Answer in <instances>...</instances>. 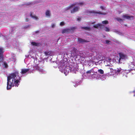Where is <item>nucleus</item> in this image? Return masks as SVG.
I'll list each match as a JSON object with an SVG mask.
<instances>
[{
	"instance_id": "obj_26",
	"label": "nucleus",
	"mask_w": 135,
	"mask_h": 135,
	"mask_svg": "<svg viewBox=\"0 0 135 135\" xmlns=\"http://www.w3.org/2000/svg\"><path fill=\"white\" fill-rule=\"evenodd\" d=\"M96 71H97V72L98 71V72L100 74H102L104 73V71L102 69H98L97 70H96Z\"/></svg>"
},
{
	"instance_id": "obj_12",
	"label": "nucleus",
	"mask_w": 135,
	"mask_h": 135,
	"mask_svg": "<svg viewBox=\"0 0 135 135\" xmlns=\"http://www.w3.org/2000/svg\"><path fill=\"white\" fill-rule=\"evenodd\" d=\"M129 68L130 69L129 70L130 72L131 70H135V61L133 62V63H131L129 65Z\"/></svg>"
},
{
	"instance_id": "obj_31",
	"label": "nucleus",
	"mask_w": 135,
	"mask_h": 135,
	"mask_svg": "<svg viewBox=\"0 0 135 135\" xmlns=\"http://www.w3.org/2000/svg\"><path fill=\"white\" fill-rule=\"evenodd\" d=\"M77 5L81 6H82L84 5V3L83 2H80L78 3V4H77Z\"/></svg>"
},
{
	"instance_id": "obj_9",
	"label": "nucleus",
	"mask_w": 135,
	"mask_h": 135,
	"mask_svg": "<svg viewBox=\"0 0 135 135\" xmlns=\"http://www.w3.org/2000/svg\"><path fill=\"white\" fill-rule=\"evenodd\" d=\"M73 28L72 27H70L68 28L63 29L62 30V33L64 34L70 33L71 31Z\"/></svg>"
},
{
	"instance_id": "obj_7",
	"label": "nucleus",
	"mask_w": 135,
	"mask_h": 135,
	"mask_svg": "<svg viewBox=\"0 0 135 135\" xmlns=\"http://www.w3.org/2000/svg\"><path fill=\"white\" fill-rule=\"evenodd\" d=\"M97 70V68H95L87 71L85 74V76L87 77H90L92 74L93 73H97V71H96Z\"/></svg>"
},
{
	"instance_id": "obj_5",
	"label": "nucleus",
	"mask_w": 135,
	"mask_h": 135,
	"mask_svg": "<svg viewBox=\"0 0 135 135\" xmlns=\"http://www.w3.org/2000/svg\"><path fill=\"white\" fill-rule=\"evenodd\" d=\"M104 61V64L106 66H109L111 67L113 64V62L112 61V59L110 58L109 57H105Z\"/></svg>"
},
{
	"instance_id": "obj_22",
	"label": "nucleus",
	"mask_w": 135,
	"mask_h": 135,
	"mask_svg": "<svg viewBox=\"0 0 135 135\" xmlns=\"http://www.w3.org/2000/svg\"><path fill=\"white\" fill-rule=\"evenodd\" d=\"M97 57H98V59H100V60H102L104 59L105 57L104 56L103 57L102 56L99 55H97Z\"/></svg>"
},
{
	"instance_id": "obj_15",
	"label": "nucleus",
	"mask_w": 135,
	"mask_h": 135,
	"mask_svg": "<svg viewBox=\"0 0 135 135\" xmlns=\"http://www.w3.org/2000/svg\"><path fill=\"white\" fill-rule=\"evenodd\" d=\"M111 67H109V68L108 69V71H110V72H108V74L110 75H114V73L115 72V70H114Z\"/></svg>"
},
{
	"instance_id": "obj_11",
	"label": "nucleus",
	"mask_w": 135,
	"mask_h": 135,
	"mask_svg": "<svg viewBox=\"0 0 135 135\" xmlns=\"http://www.w3.org/2000/svg\"><path fill=\"white\" fill-rule=\"evenodd\" d=\"M4 52L3 49L0 47V62L2 61L3 60V53Z\"/></svg>"
},
{
	"instance_id": "obj_39",
	"label": "nucleus",
	"mask_w": 135,
	"mask_h": 135,
	"mask_svg": "<svg viewBox=\"0 0 135 135\" xmlns=\"http://www.w3.org/2000/svg\"><path fill=\"white\" fill-rule=\"evenodd\" d=\"M100 8L102 10H105V8H104L103 7H100Z\"/></svg>"
},
{
	"instance_id": "obj_41",
	"label": "nucleus",
	"mask_w": 135,
	"mask_h": 135,
	"mask_svg": "<svg viewBox=\"0 0 135 135\" xmlns=\"http://www.w3.org/2000/svg\"><path fill=\"white\" fill-rule=\"evenodd\" d=\"M134 93V94L133 95V96H135V90H134L133 91Z\"/></svg>"
},
{
	"instance_id": "obj_37",
	"label": "nucleus",
	"mask_w": 135,
	"mask_h": 135,
	"mask_svg": "<svg viewBox=\"0 0 135 135\" xmlns=\"http://www.w3.org/2000/svg\"><path fill=\"white\" fill-rule=\"evenodd\" d=\"M4 65H5V67L6 68L7 67V64H6V63H5V62H4Z\"/></svg>"
},
{
	"instance_id": "obj_6",
	"label": "nucleus",
	"mask_w": 135,
	"mask_h": 135,
	"mask_svg": "<svg viewBox=\"0 0 135 135\" xmlns=\"http://www.w3.org/2000/svg\"><path fill=\"white\" fill-rule=\"evenodd\" d=\"M115 73L117 74L121 72V73L123 75V76L124 77L126 78L127 77V76L126 75L130 72V71L129 70H123L121 69L120 68H119L115 70Z\"/></svg>"
},
{
	"instance_id": "obj_45",
	"label": "nucleus",
	"mask_w": 135,
	"mask_h": 135,
	"mask_svg": "<svg viewBox=\"0 0 135 135\" xmlns=\"http://www.w3.org/2000/svg\"><path fill=\"white\" fill-rule=\"evenodd\" d=\"M45 54L46 55V52H45Z\"/></svg>"
},
{
	"instance_id": "obj_42",
	"label": "nucleus",
	"mask_w": 135,
	"mask_h": 135,
	"mask_svg": "<svg viewBox=\"0 0 135 135\" xmlns=\"http://www.w3.org/2000/svg\"><path fill=\"white\" fill-rule=\"evenodd\" d=\"M39 32V31H36L35 32V33H38V32Z\"/></svg>"
},
{
	"instance_id": "obj_33",
	"label": "nucleus",
	"mask_w": 135,
	"mask_h": 135,
	"mask_svg": "<svg viewBox=\"0 0 135 135\" xmlns=\"http://www.w3.org/2000/svg\"><path fill=\"white\" fill-rule=\"evenodd\" d=\"M82 28H83L85 30H89L90 29V28L89 27H82Z\"/></svg>"
},
{
	"instance_id": "obj_30",
	"label": "nucleus",
	"mask_w": 135,
	"mask_h": 135,
	"mask_svg": "<svg viewBox=\"0 0 135 135\" xmlns=\"http://www.w3.org/2000/svg\"><path fill=\"white\" fill-rule=\"evenodd\" d=\"M104 30L107 32H109L110 31L109 28L107 27H105L104 28Z\"/></svg>"
},
{
	"instance_id": "obj_14",
	"label": "nucleus",
	"mask_w": 135,
	"mask_h": 135,
	"mask_svg": "<svg viewBox=\"0 0 135 135\" xmlns=\"http://www.w3.org/2000/svg\"><path fill=\"white\" fill-rule=\"evenodd\" d=\"M79 8L78 6L75 7L71 11V13H74L76 12L79 10Z\"/></svg>"
},
{
	"instance_id": "obj_13",
	"label": "nucleus",
	"mask_w": 135,
	"mask_h": 135,
	"mask_svg": "<svg viewBox=\"0 0 135 135\" xmlns=\"http://www.w3.org/2000/svg\"><path fill=\"white\" fill-rule=\"evenodd\" d=\"M119 55L121 60H125L127 58V56L122 53H119Z\"/></svg>"
},
{
	"instance_id": "obj_29",
	"label": "nucleus",
	"mask_w": 135,
	"mask_h": 135,
	"mask_svg": "<svg viewBox=\"0 0 135 135\" xmlns=\"http://www.w3.org/2000/svg\"><path fill=\"white\" fill-rule=\"evenodd\" d=\"M103 43H105L107 44H109L110 43V41L109 40H105V41L103 42Z\"/></svg>"
},
{
	"instance_id": "obj_1",
	"label": "nucleus",
	"mask_w": 135,
	"mask_h": 135,
	"mask_svg": "<svg viewBox=\"0 0 135 135\" xmlns=\"http://www.w3.org/2000/svg\"><path fill=\"white\" fill-rule=\"evenodd\" d=\"M59 68L60 71L66 75L70 71L73 73L77 71V67L75 64H69L67 61H61L60 62Z\"/></svg>"
},
{
	"instance_id": "obj_2",
	"label": "nucleus",
	"mask_w": 135,
	"mask_h": 135,
	"mask_svg": "<svg viewBox=\"0 0 135 135\" xmlns=\"http://www.w3.org/2000/svg\"><path fill=\"white\" fill-rule=\"evenodd\" d=\"M20 77L18 75V72L12 74L8 77L7 89H10L12 86H18L20 80Z\"/></svg>"
},
{
	"instance_id": "obj_4",
	"label": "nucleus",
	"mask_w": 135,
	"mask_h": 135,
	"mask_svg": "<svg viewBox=\"0 0 135 135\" xmlns=\"http://www.w3.org/2000/svg\"><path fill=\"white\" fill-rule=\"evenodd\" d=\"M34 50H31L29 52V54L27 57H30L32 60H33V68L36 67V69H37L38 67V62H37V57H36L35 54L34 52Z\"/></svg>"
},
{
	"instance_id": "obj_32",
	"label": "nucleus",
	"mask_w": 135,
	"mask_h": 135,
	"mask_svg": "<svg viewBox=\"0 0 135 135\" xmlns=\"http://www.w3.org/2000/svg\"><path fill=\"white\" fill-rule=\"evenodd\" d=\"M102 23L104 25H107L108 23V22L107 21H104L102 22Z\"/></svg>"
},
{
	"instance_id": "obj_19",
	"label": "nucleus",
	"mask_w": 135,
	"mask_h": 135,
	"mask_svg": "<svg viewBox=\"0 0 135 135\" xmlns=\"http://www.w3.org/2000/svg\"><path fill=\"white\" fill-rule=\"evenodd\" d=\"M114 60L116 63L119 64L121 60L119 57L117 56L115 57Z\"/></svg>"
},
{
	"instance_id": "obj_28",
	"label": "nucleus",
	"mask_w": 135,
	"mask_h": 135,
	"mask_svg": "<svg viewBox=\"0 0 135 135\" xmlns=\"http://www.w3.org/2000/svg\"><path fill=\"white\" fill-rule=\"evenodd\" d=\"M11 60L13 62H15L16 60V57L15 56H12L11 58Z\"/></svg>"
},
{
	"instance_id": "obj_23",
	"label": "nucleus",
	"mask_w": 135,
	"mask_h": 135,
	"mask_svg": "<svg viewBox=\"0 0 135 135\" xmlns=\"http://www.w3.org/2000/svg\"><path fill=\"white\" fill-rule=\"evenodd\" d=\"M30 16L32 18L36 20H37L38 19V17L35 15H32V14H31Z\"/></svg>"
},
{
	"instance_id": "obj_38",
	"label": "nucleus",
	"mask_w": 135,
	"mask_h": 135,
	"mask_svg": "<svg viewBox=\"0 0 135 135\" xmlns=\"http://www.w3.org/2000/svg\"><path fill=\"white\" fill-rule=\"evenodd\" d=\"M118 34L120 35H122L123 34V33L121 32H118Z\"/></svg>"
},
{
	"instance_id": "obj_36",
	"label": "nucleus",
	"mask_w": 135,
	"mask_h": 135,
	"mask_svg": "<svg viewBox=\"0 0 135 135\" xmlns=\"http://www.w3.org/2000/svg\"><path fill=\"white\" fill-rule=\"evenodd\" d=\"M30 26L29 25H28L26 26H25L24 27V28H28L29 27H30Z\"/></svg>"
},
{
	"instance_id": "obj_8",
	"label": "nucleus",
	"mask_w": 135,
	"mask_h": 135,
	"mask_svg": "<svg viewBox=\"0 0 135 135\" xmlns=\"http://www.w3.org/2000/svg\"><path fill=\"white\" fill-rule=\"evenodd\" d=\"M123 19L119 18H116V19L118 21L120 22L124 19H127L130 20L133 19V17L132 16H130L128 15H123Z\"/></svg>"
},
{
	"instance_id": "obj_10",
	"label": "nucleus",
	"mask_w": 135,
	"mask_h": 135,
	"mask_svg": "<svg viewBox=\"0 0 135 135\" xmlns=\"http://www.w3.org/2000/svg\"><path fill=\"white\" fill-rule=\"evenodd\" d=\"M96 73L92 74L90 77V78L92 79H99L100 75L99 74H96Z\"/></svg>"
},
{
	"instance_id": "obj_43",
	"label": "nucleus",
	"mask_w": 135,
	"mask_h": 135,
	"mask_svg": "<svg viewBox=\"0 0 135 135\" xmlns=\"http://www.w3.org/2000/svg\"><path fill=\"white\" fill-rule=\"evenodd\" d=\"M74 86L75 87H76V86H77L78 85V84H76L75 85H74Z\"/></svg>"
},
{
	"instance_id": "obj_20",
	"label": "nucleus",
	"mask_w": 135,
	"mask_h": 135,
	"mask_svg": "<svg viewBox=\"0 0 135 135\" xmlns=\"http://www.w3.org/2000/svg\"><path fill=\"white\" fill-rule=\"evenodd\" d=\"M91 13H98L99 14H101V15H106L107 14V13L106 12H95L94 11H93L91 12Z\"/></svg>"
},
{
	"instance_id": "obj_25",
	"label": "nucleus",
	"mask_w": 135,
	"mask_h": 135,
	"mask_svg": "<svg viewBox=\"0 0 135 135\" xmlns=\"http://www.w3.org/2000/svg\"><path fill=\"white\" fill-rule=\"evenodd\" d=\"M56 23H52L50 27L51 28H55L56 26Z\"/></svg>"
},
{
	"instance_id": "obj_17",
	"label": "nucleus",
	"mask_w": 135,
	"mask_h": 135,
	"mask_svg": "<svg viewBox=\"0 0 135 135\" xmlns=\"http://www.w3.org/2000/svg\"><path fill=\"white\" fill-rule=\"evenodd\" d=\"M31 44L34 46H38L40 45L41 44L40 43L32 42H31Z\"/></svg>"
},
{
	"instance_id": "obj_35",
	"label": "nucleus",
	"mask_w": 135,
	"mask_h": 135,
	"mask_svg": "<svg viewBox=\"0 0 135 135\" xmlns=\"http://www.w3.org/2000/svg\"><path fill=\"white\" fill-rule=\"evenodd\" d=\"M65 23L64 22H62L60 23V25L61 26H62L64 25Z\"/></svg>"
},
{
	"instance_id": "obj_24",
	"label": "nucleus",
	"mask_w": 135,
	"mask_h": 135,
	"mask_svg": "<svg viewBox=\"0 0 135 135\" xmlns=\"http://www.w3.org/2000/svg\"><path fill=\"white\" fill-rule=\"evenodd\" d=\"M106 77L107 76L105 75H104L102 76L100 75L99 79H101L102 80H104L106 79Z\"/></svg>"
},
{
	"instance_id": "obj_18",
	"label": "nucleus",
	"mask_w": 135,
	"mask_h": 135,
	"mask_svg": "<svg viewBox=\"0 0 135 135\" xmlns=\"http://www.w3.org/2000/svg\"><path fill=\"white\" fill-rule=\"evenodd\" d=\"M51 15L50 11L49 10H46L45 12L46 16L47 17H50L51 16Z\"/></svg>"
},
{
	"instance_id": "obj_16",
	"label": "nucleus",
	"mask_w": 135,
	"mask_h": 135,
	"mask_svg": "<svg viewBox=\"0 0 135 135\" xmlns=\"http://www.w3.org/2000/svg\"><path fill=\"white\" fill-rule=\"evenodd\" d=\"M104 26L102 24L100 23H98L94 26V27L95 28H98V27H99L100 29L102 28Z\"/></svg>"
},
{
	"instance_id": "obj_27",
	"label": "nucleus",
	"mask_w": 135,
	"mask_h": 135,
	"mask_svg": "<svg viewBox=\"0 0 135 135\" xmlns=\"http://www.w3.org/2000/svg\"><path fill=\"white\" fill-rule=\"evenodd\" d=\"M78 40L79 42L81 43H83L85 41L84 40H83L81 38H78Z\"/></svg>"
},
{
	"instance_id": "obj_40",
	"label": "nucleus",
	"mask_w": 135,
	"mask_h": 135,
	"mask_svg": "<svg viewBox=\"0 0 135 135\" xmlns=\"http://www.w3.org/2000/svg\"><path fill=\"white\" fill-rule=\"evenodd\" d=\"M81 18H78L77 19V20L80 21Z\"/></svg>"
},
{
	"instance_id": "obj_34",
	"label": "nucleus",
	"mask_w": 135,
	"mask_h": 135,
	"mask_svg": "<svg viewBox=\"0 0 135 135\" xmlns=\"http://www.w3.org/2000/svg\"><path fill=\"white\" fill-rule=\"evenodd\" d=\"M30 20L29 17V16H27L26 17L25 19V20L26 22H28Z\"/></svg>"
},
{
	"instance_id": "obj_21",
	"label": "nucleus",
	"mask_w": 135,
	"mask_h": 135,
	"mask_svg": "<svg viewBox=\"0 0 135 135\" xmlns=\"http://www.w3.org/2000/svg\"><path fill=\"white\" fill-rule=\"evenodd\" d=\"M76 4H72L71 5L69 6L68 7H67L66 8H65V10L66 11L69 10L71 8H72L73 7V6H75Z\"/></svg>"
},
{
	"instance_id": "obj_46",
	"label": "nucleus",
	"mask_w": 135,
	"mask_h": 135,
	"mask_svg": "<svg viewBox=\"0 0 135 135\" xmlns=\"http://www.w3.org/2000/svg\"><path fill=\"white\" fill-rule=\"evenodd\" d=\"M113 61H114V60H113V62H114Z\"/></svg>"
},
{
	"instance_id": "obj_3",
	"label": "nucleus",
	"mask_w": 135,
	"mask_h": 135,
	"mask_svg": "<svg viewBox=\"0 0 135 135\" xmlns=\"http://www.w3.org/2000/svg\"><path fill=\"white\" fill-rule=\"evenodd\" d=\"M29 65H31L30 64H29L27 65V66H28V67L29 68V69H22L21 70V73L22 74H23L26 73L30 69L32 71L35 70H37L39 72L41 73L42 74L45 73V71L42 68L39 67H38V68L37 67V69H36V67L33 68V65H31V68L29 67Z\"/></svg>"
},
{
	"instance_id": "obj_44",
	"label": "nucleus",
	"mask_w": 135,
	"mask_h": 135,
	"mask_svg": "<svg viewBox=\"0 0 135 135\" xmlns=\"http://www.w3.org/2000/svg\"><path fill=\"white\" fill-rule=\"evenodd\" d=\"M95 23V22H94L93 23H92V24H93V23Z\"/></svg>"
}]
</instances>
